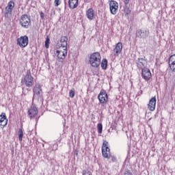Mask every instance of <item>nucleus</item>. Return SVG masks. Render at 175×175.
Segmentation results:
<instances>
[{
  "instance_id": "14",
  "label": "nucleus",
  "mask_w": 175,
  "mask_h": 175,
  "mask_svg": "<svg viewBox=\"0 0 175 175\" xmlns=\"http://www.w3.org/2000/svg\"><path fill=\"white\" fill-rule=\"evenodd\" d=\"M157 105V98L152 97L148 105V109L150 110V111H154L155 110V106Z\"/></svg>"
},
{
  "instance_id": "20",
  "label": "nucleus",
  "mask_w": 175,
  "mask_h": 175,
  "mask_svg": "<svg viewBox=\"0 0 175 175\" xmlns=\"http://www.w3.org/2000/svg\"><path fill=\"white\" fill-rule=\"evenodd\" d=\"M79 6V0H68V8L76 9Z\"/></svg>"
},
{
  "instance_id": "28",
  "label": "nucleus",
  "mask_w": 175,
  "mask_h": 175,
  "mask_svg": "<svg viewBox=\"0 0 175 175\" xmlns=\"http://www.w3.org/2000/svg\"><path fill=\"white\" fill-rule=\"evenodd\" d=\"M124 13L126 16H128V14H131V10H129V8H124Z\"/></svg>"
},
{
  "instance_id": "18",
  "label": "nucleus",
  "mask_w": 175,
  "mask_h": 175,
  "mask_svg": "<svg viewBox=\"0 0 175 175\" xmlns=\"http://www.w3.org/2000/svg\"><path fill=\"white\" fill-rule=\"evenodd\" d=\"M0 125L3 127L8 125V118H6V114L5 113H2V114L0 115Z\"/></svg>"
},
{
  "instance_id": "8",
  "label": "nucleus",
  "mask_w": 175,
  "mask_h": 175,
  "mask_svg": "<svg viewBox=\"0 0 175 175\" xmlns=\"http://www.w3.org/2000/svg\"><path fill=\"white\" fill-rule=\"evenodd\" d=\"M109 10L111 14H117L118 12V3L114 0H111L109 1Z\"/></svg>"
},
{
  "instance_id": "27",
  "label": "nucleus",
  "mask_w": 175,
  "mask_h": 175,
  "mask_svg": "<svg viewBox=\"0 0 175 175\" xmlns=\"http://www.w3.org/2000/svg\"><path fill=\"white\" fill-rule=\"evenodd\" d=\"M54 4L56 8L59 6V5H61V0H55Z\"/></svg>"
},
{
  "instance_id": "10",
  "label": "nucleus",
  "mask_w": 175,
  "mask_h": 175,
  "mask_svg": "<svg viewBox=\"0 0 175 175\" xmlns=\"http://www.w3.org/2000/svg\"><path fill=\"white\" fill-rule=\"evenodd\" d=\"M27 87H32L33 85V77L31 75V72H28L24 78Z\"/></svg>"
},
{
  "instance_id": "15",
  "label": "nucleus",
  "mask_w": 175,
  "mask_h": 175,
  "mask_svg": "<svg viewBox=\"0 0 175 175\" xmlns=\"http://www.w3.org/2000/svg\"><path fill=\"white\" fill-rule=\"evenodd\" d=\"M136 64L137 68L142 69V70L143 69H144V68H146L147 65V61H146V59H144V58H138V59L136 62Z\"/></svg>"
},
{
  "instance_id": "2",
  "label": "nucleus",
  "mask_w": 175,
  "mask_h": 175,
  "mask_svg": "<svg viewBox=\"0 0 175 175\" xmlns=\"http://www.w3.org/2000/svg\"><path fill=\"white\" fill-rule=\"evenodd\" d=\"M107 142H104L102 146V154L104 158H107V159H110L112 162H117V158L114 156H110V148L107 147Z\"/></svg>"
},
{
  "instance_id": "25",
  "label": "nucleus",
  "mask_w": 175,
  "mask_h": 175,
  "mask_svg": "<svg viewBox=\"0 0 175 175\" xmlns=\"http://www.w3.org/2000/svg\"><path fill=\"white\" fill-rule=\"evenodd\" d=\"M45 47L46 49H49L50 47V38L46 37V41H45Z\"/></svg>"
},
{
  "instance_id": "29",
  "label": "nucleus",
  "mask_w": 175,
  "mask_h": 175,
  "mask_svg": "<svg viewBox=\"0 0 175 175\" xmlns=\"http://www.w3.org/2000/svg\"><path fill=\"white\" fill-rule=\"evenodd\" d=\"M70 98H75V90H71L69 92Z\"/></svg>"
},
{
  "instance_id": "30",
  "label": "nucleus",
  "mask_w": 175,
  "mask_h": 175,
  "mask_svg": "<svg viewBox=\"0 0 175 175\" xmlns=\"http://www.w3.org/2000/svg\"><path fill=\"white\" fill-rule=\"evenodd\" d=\"M124 175H133L132 172H131V171L127 170L124 172Z\"/></svg>"
},
{
  "instance_id": "12",
  "label": "nucleus",
  "mask_w": 175,
  "mask_h": 175,
  "mask_svg": "<svg viewBox=\"0 0 175 175\" xmlns=\"http://www.w3.org/2000/svg\"><path fill=\"white\" fill-rule=\"evenodd\" d=\"M57 46L60 49H68V37L62 36L60 38V43L58 44Z\"/></svg>"
},
{
  "instance_id": "31",
  "label": "nucleus",
  "mask_w": 175,
  "mask_h": 175,
  "mask_svg": "<svg viewBox=\"0 0 175 175\" xmlns=\"http://www.w3.org/2000/svg\"><path fill=\"white\" fill-rule=\"evenodd\" d=\"M40 16L42 20L44 18V13H43V12H40Z\"/></svg>"
},
{
  "instance_id": "22",
  "label": "nucleus",
  "mask_w": 175,
  "mask_h": 175,
  "mask_svg": "<svg viewBox=\"0 0 175 175\" xmlns=\"http://www.w3.org/2000/svg\"><path fill=\"white\" fill-rule=\"evenodd\" d=\"M19 142H23V137H24V131H23V127L19 129L18 131Z\"/></svg>"
},
{
  "instance_id": "6",
  "label": "nucleus",
  "mask_w": 175,
  "mask_h": 175,
  "mask_svg": "<svg viewBox=\"0 0 175 175\" xmlns=\"http://www.w3.org/2000/svg\"><path fill=\"white\" fill-rule=\"evenodd\" d=\"M142 77L146 81H150L152 77V75L151 74V71L148 68H144L142 70Z\"/></svg>"
},
{
  "instance_id": "5",
  "label": "nucleus",
  "mask_w": 175,
  "mask_h": 175,
  "mask_svg": "<svg viewBox=\"0 0 175 175\" xmlns=\"http://www.w3.org/2000/svg\"><path fill=\"white\" fill-rule=\"evenodd\" d=\"M29 42V40L28 39V36H21L16 40V43L18 46L21 47V49H24V47H27L28 46Z\"/></svg>"
},
{
  "instance_id": "21",
  "label": "nucleus",
  "mask_w": 175,
  "mask_h": 175,
  "mask_svg": "<svg viewBox=\"0 0 175 175\" xmlns=\"http://www.w3.org/2000/svg\"><path fill=\"white\" fill-rule=\"evenodd\" d=\"M42 89L40 88H34L33 89V96H42Z\"/></svg>"
},
{
  "instance_id": "1",
  "label": "nucleus",
  "mask_w": 175,
  "mask_h": 175,
  "mask_svg": "<svg viewBox=\"0 0 175 175\" xmlns=\"http://www.w3.org/2000/svg\"><path fill=\"white\" fill-rule=\"evenodd\" d=\"M102 57L99 52H94L90 55L89 62L92 68H99Z\"/></svg>"
},
{
  "instance_id": "26",
  "label": "nucleus",
  "mask_w": 175,
  "mask_h": 175,
  "mask_svg": "<svg viewBox=\"0 0 175 175\" xmlns=\"http://www.w3.org/2000/svg\"><path fill=\"white\" fill-rule=\"evenodd\" d=\"M83 175H92V174L88 170H84L83 171Z\"/></svg>"
},
{
  "instance_id": "3",
  "label": "nucleus",
  "mask_w": 175,
  "mask_h": 175,
  "mask_svg": "<svg viewBox=\"0 0 175 175\" xmlns=\"http://www.w3.org/2000/svg\"><path fill=\"white\" fill-rule=\"evenodd\" d=\"M68 55V49L65 48H59L56 51L55 55L57 56L59 62H64L65 57Z\"/></svg>"
},
{
  "instance_id": "32",
  "label": "nucleus",
  "mask_w": 175,
  "mask_h": 175,
  "mask_svg": "<svg viewBox=\"0 0 175 175\" xmlns=\"http://www.w3.org/2000/svg\"><path fill=\"white\" fill-rule=\"evenodd\" d=\"M129 3V0H124V4L128 5Z\"/></svg>"
},
{
  "instance_id": "4",
  "label": "nucleus",
  "mask_w": 175,
  "mask_h": 175,
  "mask_svg": "<svg viewBox=\"0 0 175 175\" xmlns=\"http://www.w3.org/2000/svg\"><path fill=\"white\" fill-rule=\"evenodd\" d=\"M20 25L23 28H29L31 25V17L27 14H23L21 17Z\"/></svg>"
},
{
  "instance_id": "11",
  "label": "nucleus",
  "mask_w": 175,
  "mask_h": 175,
  "mask_svg": "<svg viewBox=\"0 0 175 175\" xmlns=\"http://www.w3.org/2000/svg\"><path fill=\"white\" fill-rule=\"evenodd\" d=\"M98 100L100 103H102L103 105H105L107 103L108 97H107V93L105 90H101L100 94L98 96Z\"/></svg>"
},
{
  "instance_id": "23",
  "label": "nucleus",
  "mask_w": 175,
  "mask_h": 175,
  "mask_svg": "<svg viewBox=\"0 0 175 175\" xmlns=\"http://www.w3.org/2000/svg\"><path fill=\"white\" fill-rule=\"evenodd\" d=\"M101 68L103 70H106L107 69V59H103L101 62Z\"/></svg>"
},
{
  "instance_id": "17",
  "label": "nucleus",
  "mask_w": 175,
  "mask_h": 175,
  "mask_svg": "<svg viewBox=\"0 0 175 175\" xmlns=\"http://www.w3.org/2000/svg\"><path fill=\"white\" fill-rule=\"evenodd\" d=\"M168 65L171 70H172V72H175V54L169 57Z\"/></svg>"
},
{
  "instance_id": "16",
  "label": "nucleus",
  "mask_w": 175,
  "mask_h": 175,
  "mask_svg": "<svg viewBox=\"0 0 175 175\" xmlns=\"http://www.w3.org/2000/svg\"><path fill=\"white\" fill-rule=\"evenodd\" d=\"M28 114L30 118H33V117L38 115V108H36L35 105H32L28 110Z\"/></svg>"
},
{
  "instance_id": "24",
  "label": "nucleus",
  "mask_w": 175,
  "mask_h": 175,
  "mask_svg": "<svg viewBox=\"0 0 175 175\" xmlns=\"http://www.w3.org/2000/svg\"><path fill=\"white\" fill-rule=\"evenodd\" d=\"M97 129L98 133H102V131H103V125H102V123H98L97 124Z\"/></svg>"
},
{
  "instance_id": "13",
  "label": "nucleus",
  "mask_w": 175,
  "mask_h": 175,
  "mask_svg": "<svg viewBox=\"0 0 175 175\" xmlns=\"http://www.w3.org/2000/svg\"><path fill=\"white\" fill-rule=\"evenodd\" d=\"M122 51V42H118L115 45V48L113 49V53L115 57H118Z\"/></svg>"
},
{
  "instance_id": "7",
  "label": "nucleus",
  "mask_w": 175,
  "mask_h": 175,
  "mask_svg": "<svg viewBox=\"0 0 175 175\" xmlns=\"http://www.w3.org/2000/svg\"><path fill=\"white\" fill-rule=\"evenodd\" d=\"M13 9H14V1H10L8 5L5 8V17L7 18L8 17L12 16V12H13Z\"/></svg>"
},
{
  "instance_id": "19",
  "label": "nucleus",
  "mask_w": 175,
  "mask_h": 175,
  "mask_svg": "<svg viewBox=\"0 0 175 175\" xmlns=\"http://www.w3.org/2000/svg\"><path fill=\"white\" fill-rule=\"evenodd\" d=\"M94 16H95V11L93 8H89L86 11V17L88 20L92 21L94 18Z\"/></svg>"
},
{
  "instance_id": "9",
  "label": "nucleus",
  "mask_w": 175,
  "mask_h": 175,
  "mask_svg": "<svg viewBox=\"0 0 175 175\" xmlns=\"http://www.w3.org/2000/svg\"><path fill=\"white\" fill-rule=\"evenodd\" d=\"M135 35L136 38H139V39H146L150 35V31L148 30L138 29Z\"/></svg>"
}]
</instances>
